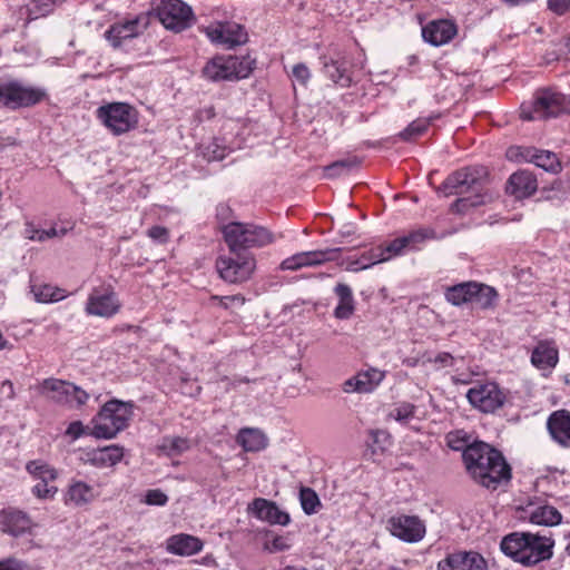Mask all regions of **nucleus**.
<instances>
[{
    "label": "nucleus",
    "instance_id": "69168bd1",
    "mask_svg": "<svg viewBox=\"0 0 570 570\" xmlns=\"http://www.w3.org/2000/svg\"><path fill=\"white\" fill-rule=\"evenodd\" d=\"M448 444L451 449L456 450V451L462 450V452L469 445V444H465L464 439H459L458 433H450L448 435Z\"/></svg>",
    "mask_w": 570,
    "mask_h": 570
},
{
    "label": "nucleus",
    "instance_id": "79ce46f5",
    "mask_svg": "<svg viewBox=\"0 0 570 570\" xmlns=\"http://www.w3.org/2000/svg\"><path fill=\"white\" fill-rule=\"evenodd\" d=\"M203 157L208 161H218L226 157L227 148L220 139H213L208 144L200 145Z\"/></svg>",
    "mask_w": 570,
    "mask_h": 570
},
{
    "label": "nucleus",
    "instance_id": "f03ea898",
    "mask_svg": "<svg viewBox=\"0 0 570 570\" xmlns=\"http://www.w3.org/2000/svg\"><path fill=\"white\" fill-rule=\"evenodd\" d=\"M553 540L531 532H514L501 541V550L524 566L537 564L552 557Z\"/></svg>",
    "mask_w": 570,
    "mask_h": 570
},
{
    "label": "nucleus",
    "instance_id": "37998d69",
    "mask_svg": "<svg viewBox=\"0 0 570 570\" xmlns=\"http://www.w3.org/2000/svg\"><path fill=\"white\" fill-rule=\"evenodd\" d=\"M70 387L71 389H67L68 394L66 395V400L60 404L79 409L88 402L90 395L88 392L73 383H70Z\"/></svg>",
    "mask_w": 570,
    "mask_h": 570
},
{
    "label": "nucleus",
    "instance_id": "13d9d810",
    "mask_svg": "<svg viewBox=\"0 0 570 570\" xmlns=\"http://www.w3.org/2000/svg\"><path fill=\"white\" fill-rule=\"evenodd\" d=\"M547 7L558 16L570 12V0H548Z\"/></svg>",
    "mask_w": 570,
    "mask_h": 570
},
{
    "label": "nucleus",
    "instance_id": "9d476101",
    "mask_svg": "<svg viewBox=\"0 0 570 570\" xmlns=\"http://www.w3.org/2000/svg\"><path fill=\"white\" fill-rule=\"evenodd\" d=\"M256 268L255 257L247 252L229 250L216 259V269L222 279L238 284L249 279Z\"/></svg>",
    "mask_w": 570,
    "mask_h": 570
},
{
    "label": "nucleus",
    "instance_id": "412c9836",
    "mask_svg": "<svg viewBox=\"0 0 570 570\" xmlns=\"http://www.w3.org/2000/svg\"><path fill=\"white\" fill-rule=\"evenodd\" d=\"M36 523L30 515L22 510L7 508L0 511V531L18 538L31 534Z\"/></svg>",
    "mask_w": 570,
    "mask_h": 570
},
{
    "label": "nucleus",
    "instance_id": "338daca9",
    "mask_svg": "<svg viewBox=\"0 0 570 570\" xmlns=\"http://www.w3.org/2000/svg\"><path fill=\"white\" fill-rule=\"evenodd\" d=\"M26 566L17 559H6L0 561V570H24Z\"/></svg>",
    "mask_w": 570,
    "mask_h": 570
},
{
    "label": "nucleus",
    "instance_id": "052dcab7",
    "mask_svg": "<svg viewBox=\"0 0 570 570\" xmlns=\"http://www.w3.org/2000/svg\"><path fill=\"white\" fill-rule=\"evenodd\" d=\"M86 433V429L80 421L71 422L66 431V434L71 436L72 440H77Z\"/></svg>",
    "mask_w": 570,
    "mask_h": 570
},
{
    "label": "nucleus",
    "instance_id": "aec40b11",
    "mask_svg": "<svg viewBox=\"0 0 570 570\" xmlns=\"http://www.w3.org/2000/svg\"><path fill=\"white\" fill-rule=\"evenodd\" d=\"M386 372L376 367L360 371L342 384L344 393L368 394L373 393L384 381Z\"/></svg>",
    "mask_w": 570,
    "mask_h": 570
},
{
    "label": "nucleus",
    "instance_id": "393cba45",
    "mask_svg": "<svg viewBox=\"0 0 570 570\" xmlns=\"http://www.w3.org/2000/svg\"><path fill=\"white\" fill-rule=\"evenodd\" d=\"M551 438L563 446L570 445V412L559 410L550 414L547 422Z\"/></svg>",
    "mask_w": 570,
    "mask_h": 570
},
{
    "label": "nucleus",
    "instance_id": "f8f14e48",
    "mask_svg": "<svg viewBox=\"0 0 570 570\" xmlns=\"http://www.w3.org/2000/svg\"><path fill=\"white\" fill-rule=\"evenodd\" d=\"M154 10L161 24L174 32L191 27L195 21L191 7L181 0H161Z\"/></svg>",
    "mask_w": 570,
    "mask_h": 570
},
{
    "label": "nucleus",
    "instance_id": "f3484780",
    "mask_svg": "<svg viewBox=\"0 0 570 570\" xmlns=\"http://www.w3.org/2000/svg\"><path fill=\"white\" fill-rule=\"evenodd\" d=\"M340 248H326L296 253L281 263L282 271H297L304 267L322 265L338 258Z\"/></svg>",
    "mask_w": 570,
    "mask_h": 570
},
{
    "label": "nucleus",
    "instance_id": "72a5a7b5",
    "mask_svg": "<svg viewBox=\"0 0 570 570\" xmlns=\"http://www.w3.org/2000/svg\"><path fill=\"white\" fill-rule=\"evenodd\" d=\"M338 303L334 309V316L338 320H348L355 311V302L348 285L340 283L334 288Z\"/></svg>",
    "mask_w": 570,
    "mask_h": 570
},
{
    "label": "nucleus",
    "instance_id": "bf43d9fd",
    "mask_svg": "<svg viewBox=\"0 0 570 570\" xmlns=\"http://www.w3.org/2000/svg\"><path fill=\"white\" fill-rule=\"evenodd\" d=\"M148 237H150L154 242L159 244H164L168 240L169 233L168 229L163 226H153L148 229Z\"/></svg>",
    "mask_w": 570,
    "mask_h": 570
},
{
    "label": "nucleus",
    "instance_id": "4c0bfd02",
    "mask_svg": "<svg viewBox=\"0 0 570 570\" xmlns=\"http://www.w3.org/2000/svg\"><path fill=\"white\" fill-rule=\"evenodd\" d=\"M27 472L40 482H53L58 478V471L43 460H32L26 464Z\"/></svg>",
    "mask_w": 570,
    "mask_h": 570
},
{
    "label": "nucleus",
    "instance_id": "8fccbe9b",
    "mask_svg": "<svg viewBox=\"0 0 570 570\" xmlns=\"http://www.w3.org/2000/svg\"><path fill=\"white\" fill-rule=\"evenodd\" d=\"M383 250L387 261L393 257L402 255L405 250H409L404 235L396 237L390 244L383 246Z\"/></svg>",
    "mask_w": 570,
    "mask_h": 570
},
{
    "label": "nucleus",
    "instance_id": "e2e57ef3",
    "mask_svg": "<svg viewBox=\"0 0 570 570\" xmlns=\"http://www.w3.org/2000/svg\"><path fill=\"white\" fill-rule=\"evenodd\" d=\"M230 216H232V209L228 205L219 204L216 207V217L220 222L222 227L227 224L226 222L230 218Z\"/></svg>",
    "mask_w": 570,
    "mask_h": 570
},
{
    "label": "nucleus",
    "instance_id": "f257e3e1",
    "mask_svg": "<svg viewBox=\"0 0 570 570\" xmlns=\"http://www.w3.org/2000/svg\"><path fill=\"white\" fill-rule=\"evenodd\" d=\"M462 458L470 478L483 488L495 490L511 479V468L503 454L485 442L469 444Z\"/></svg>",
    "mask_w": 570,
    "mask_h": 570
},
{
    "label": "nucleus",
    "instance_id": "de8ad7c7",
    "mask_svg": "<svg viewBox=\"0 0 570 570\" xmlns=\"http://www.w3.org/2000/svg\"><path fill=\"white\" fill-rule=\"evenodd\" d=\"M386 256L383 250V246L371 248L368 252L361 256V269L368 268L377 263L386 262Z\"/></svg>",
    "mask_w": 570,
    "mask_h": 570
},
{
    "label": "nucleus",
    "instance_id": "0e129e2a",
    "mask_svg": "<svg viewBox=\"0 0 570 570\" xmlns=\"http://www.w3.org/2000/svg\"><path fill=\"white\" fill-rule=\"evenodd\" d=\"M14 395L13 383L9 380H4L0 385V399L12 400Z\"/></svg>",
    "mask_w": 570,
    "mask_h": 570
},
{
    "label": "nucleus",
    "instance_id": "1a4fd4ad",
    "mask_svg": "<svg viewBox=\"0 0 570 570\" xmlns=\"http://www.w3.org/2000/svg\"><path fill=\"white\" fill-rule=\"evenodd\" d=\"M254 69V61L248 58L234 56H217L209 60L204 69V76L213 81L244 79Z\"/></svg>",
    "mask_w": 570,
    "mask_h": 570
},
{
    "label": "nucleus",
    "instance_id": "864d4df0",
    "mask_svg": "<svg viewBox=\"0 0 570 570\" xmlns=\"http://www.w3.org/2000/svg\"><path fill=\"white\" fill-rule=\"evenodd\" d=\"M24 236L26 238L33 242L42 243L48 240V234L46 233V228H39L31 222H28L24 225Z\"/></svg>",
    "mask_w": 570,
    "mask_h": 570
},
{
    "label": "nucleus",
    "instance_id": "4d7b16f0",
    "mask_svg": "<svg viewBox=\"0 0 570 570\" xmlns=\"http://www.w3.org/2000/svg\"><path fill=\"white\" fill-rule=\"evenodd\" d=\"M167 501L168 497L158 489L147 491L145 497V502L149 505H165Z\"/></svg>",
    "mask_w": 570,
    "mask_h": 570
},
{
    "label": "nucleus",
    "instance_id": "49530a36",
    "mask_svg": "<svg viewBox=\"0 0 570 570\" xmlns=\"http://www.w3.org/2000/svg\"><path fill=\"white\" fill-rule=\"evenodd\" d=\"M433 118H417L413 120L403 131L400 137L403 140H412L421 136L430 126Z\"/></svg>",
    "mask_w": 570,
    "mask_h": 570
},
{
    "label": "nucleus",
    "instance_id": "c85d7f7f",
    "mask_svg": "<svg viewBox=\"0 0 570 570\" xmlns=\"http://www.w3.org/2000/svg\"><path fill=\"white\" fill-rule=\"evenodd\" d=\"M35 389L41 396L60 404L66 400V395L68 394V390L66 389L71 387L70 382L50 377L41 381Z\"/></svg>",
    "mask_w": 570,
    "mask_h": 570
},
{
    "label": "nucleus",
    "instance_id": "a18cd8bd",
    "mask_svg": "<svg viewBox=\"0 0 570 570\" xmlns=\"http://www.w3.org/2000/svg\"><path fill=\"white\" fill-rule=\"evenodd\" d=\"M370 436V446L373 454H382L391 446V436L384 430H372Z\"/></svg>",
    "mask_w": 570,
    "mask_h": 570
},
{
    "label": "nucleus",
    "instance_id": "5701e85b",
    "mask_svg": "<svg viewBox=\"0 0 570 570\" xmlns=\"http://www.w3.org/2000/svg\"><path fill=\"white\" fill-rule=\"evenodd\" d=\"M456 33V24L446 19L431 21L422 28L423 39L435 47L450 42Z\"/></svg>",
    "mask_w": 570,
    "mask_h": 570
},
{
    "label": "nucleus",
    "instance_id": "39448f33",
    "mask_svg": "<svg viewBox=\"0 0 570 570\" xmlns=\"http://www.w3.org/2000/svg\"><path fill=\"white\" fill-rule=\"evenodd\" d=\"M222 233L232 252H240V249L250 247H262L275 240L274 235L265 227L239 222H230L224 225Z\"/></svg>",
    "mask_w": 570,
    "mask_h": 570
},
{
    "label": "nucleus",
    "instance_id": "7c9ffc66",
    "mask_svg": "<svg viewBox=\"0 0 570 570\" xmlns=\"http://www.w3.org/2000/svg\"><path fill=\"white\" fill-rule=\"evenodd\" d=\"M522 157L524 160L533 163L546 171L558 173L561 169V164L557 155L549 150L528 148L522 153Z\"/></svg>",
    "mask_w": 570,
    "mask_h": 570
},
{
    "label": "nucleus",
    "instance_id": "f704fd0d",
    "mask_svg": "<svg viewBox=\"0 0 570 570\" xmlns=\"http://www.w3.org/2000/svg\"><path fill=\"white\" fill-rule=\"evenodd\" d=\"M190 446L191 442L187 438L164 436L157 445V452L159 455L175 458L187 452L190 449Z\"/></svg>",
    "mask_w": 570,
    "mask_h": 570
},
{
    "label": "nucleus",
    "instance_id": "c9c22d12",
    "mask_svg": "<svg viewBox=\"0 0 570 570\" xmlns=\"http://www.w3.org/2000/svg\"><path fill=\"white\" fill-rule=\"evenodd\" d=\"M474 288H476V282L460 283L448 287L444 296L450 304L461 306L466 303H472Z\"/></svg>",
    "mask_w": 570,
    "mask_h": 570
},
{
    "label": "nucleus",
    "instance_id": "e433bc0d",
    "mask_svg": "<svg viewBox=\"0 0 570 570\" xmlns=\"http://www.w3.org/2000/svg\"><path fill=\"white\" fill-rule=\"evenodd\" d=\"M31 293L38 303H55L67 297L65 289L49 285V284H33L31 285Z\"/></svg>",
    "mask_w": 570,
    "mask_h": 570
},
{
    "label": "nucleus",
    "instance_id": "ddd939ff",
    "mask_svg": "<svg viewBox=\"0 0 570 570\" xmlns=\"http://www.w3.org/2000/svg\"><path fill=\"white\" fill-rule=\"evenodd\" d=\"M385 528L392 537L405 543H417L426 534L425 522L414 514L395 513L386 520Z\"/></svg>",
    "mask_w": 570,
    "mask_h": 570
},
{
    "label": "nucleus",
    "instance_id": "680f3d73",
    "mask_svg": "<svg viewBox=\"0 0 570 570\" xmlns=\"http://www.w3.org/2000/svg\"><path fill=\"white\" fill-rule=\"evenodd\" d=\"M289 548V544L287 543V539L282 537V535H277L269 543H268V549L273 552H276V551H285Z\"/></svg>",
    "mask_w": 570,
    "mask_h": 570
},
{
    "label": "nucleus",
    "instance_id": "ea45409f",
    "mask_svg": "<svg viewBox=\"0 0 570 570\" xmlns=\"http://www.w3.org/2000/svg\"><path fill=\"white\" fill-rule=\"evenodd\" d=\"M360 164L361 160L355 156L334 161L324 168V176L327 178L338 177L357 168Z\"/></svg>",
    "mask_w": 570,
    "mask_h": 570
},
{
    "label": "nucleus",
    "instance_id": "473e14b6",
    "mask_svg": "<svg viewBox=\"0 0 570 570\" xmlns=\"http://www.w3.org/2000/svg\"><path fill=\"white\" fill-rule=\"evenodd\" d=\"M236 441L246 452H258L267 446V438L255 428L242 429L236 436Z\"/></svg>",
    "mask_w": 570,
    "mask_h": 570
},
{
    "label": "nucleus",
    "instance_id": "b1692460",
    "mask_svg": "<svg viewBox=\"0 0 570 570\" xmlns=\"http://www.w3.org/2000/svg\"><path fill=\"white\" fill-rule=\"evenodd\" d=\"M203 548L204 542L198 537L187 533L174 534L166 540L167 552L175 556L190 557L199 553Z\"/></svg>",
    "mask_w": 570,
    "mask_h": 570
},
{
    "label": "nucleus",
    "instance_id": "a211bd4d",
    "mask_svg": "<svg viewBox=\"0 0 570 570\" xmlns=\"http://www.w3.org/2000/svg\"><path fill=\"white\" fill-rule=\"evenodd\" d=\"M247 513L271 525L286 527L291 523L289 514L282 510L276 502L256 498L247 507Z\"/></svg>",
    "mask_w": 570,
    "mask_h": 570
},
{
    "label": "nucleus",
    "instance_id": "dca6fc26",
    "mask_svg": "<svg viewBox=\"0 0 570 570\" xmlns=\"http://www.w3.org/2000/svg\"><path fill=\"white\" fill-rule=\"evenodd\" d=\"M150 23L149 13H140L135 18L114 23L106 31V39L115 48L119 47L124 40L131 39L140 35Z\"/></svg>",
    "mask_w": 570,
    "mask_h": 570
},
{
    "label": "nucleus",
    "instance_id": "6e6552de",
    "mask_svg": "<svg viewBox=\"0 0 570 570\" xmlns=\"http://www.w3.org/2000/svg\"><path fill=\"white\" fill-rule=\"evenodd\" d=\"M47 98L45 88L27 85L20 80L0 82V107L9 109L27 108Z\"/></svg>",
    "mask_w": 570,
    "mask_h": 570
},
{
    "label": "nucleus",
    "instance_id": "a878e982",
    "mask_svg": "<svg viewBox=\"0 0 570 570\" xmlns=\"http://www.w3.org/2000/svg\"><path fill=\"white\" fill-rule=\"evenodd\" d=\"M537 178L527 170L512 174L508 180L507 190L518 199L527 198L535 193Z\"/></svg>",
    "mask_w": 570,
    "mask_h": 570
},
{
    "label": "nucleus",
    "instance_id": "2f4dec72",
    "mask_svg": "<svg viewBox=\"0 0 570 570\" xmlns=\"http://www.w3.org/2000/svg\"><path fill=\"white\" fill-rule=\"evenodd\" d=\"M95 499V490L91 485L82 481H73L68 487L65 495L67 505L81 507L88 504Z\"/></svg>",
    "mask_w": 570,
    "mask_h": 570
},
{
    "label": "nucleus",
    "instance_id": "cd10ccee",
    "mask_svg": "<svg viewBox=\"0 0 570 570\" xmlns=\"http://www.w3.org/2000/svg\"><path fill=\"white\" fill-rule=\"evenodd\" d=\"M528 519L537 525L554 527L561 523L562 514L556 507L540 503L528 509Z\"/></svg>",
    "mask_w": 570,
    "mask_h": 570
},
{
    "label": "nucleus",
    "instance_id": "09e8293b",
    "mask_svg": "<svg viewBox=\"0 0 570 570\" xmlns=\"http://www.w3.org/2000/svg\"><path fill=\"white\" fill-rule=\"evenodd\" d=\"M415 406L411 403H401L395 406L391 412V417L395 421L405 424L414 417Z\"/></svg>",
    "mask_w": 570,
    "mask_h": 570
},
{
    "label": "nucleus",
    "instance_id": "0eeeda50",
    "mask_svg": "<svg viewBox=\"0 0 570 570\" xmlns=\"http://www.w3.org/2000/svg\"><path fill=\"white\" fill-rule=\"evenodd\" d=\"M570 112V98L563 94L543 89L539 90L530 106L522 105L521 118L523 120L547 119Z\"/></svg>",
    "mask_w": 570,
    "mask_h": 570
},
{
    "label": "nucleus",
    "instance_id": "6ab92c4d",
    "mask_svg": "<svg viewBox=\"0 0 570 570\" xmlns=\"http://www.w3.org/2000/svg\"><path fill=\"white\" fill-rule=\"evenodd\" d=\"M212 42L233 48L247 41V32L236 22H218L205 30Z\"/></svg>",
    "mask_w": 570,
    "mask_h": 570
},
{
    "label": "nucleus",
    "instance_id": "a19ab883",
    "mask_svg": "<svg viewBox=\"0 0 570 570\" xmlns=\"http://www.w3.org/2000/svg\"><path fill=\"white\" fill-rule=\"evenodd\" d=\"M404 238L406 239L407 249L416 250L426 240L435 238V232L428 227L417 228L404 235Z\"/></svg>",
    "mask_w": 570,
    "mask_h": 570
},
{
    "label": "nucleus",
    "instance_id": "6e6d98bb",
    "mask_svg": "<svg viewBox=\"0 0 570 570\" xmlns=\"http://www.w3.org/2000/svg\"><path fill=\"white\" fill-rule=\"evenodd\" d=\"M73 228V224L71 223H62L59 225L58 223H53L49 228L46 229L48 234V239L51 238H62Z\"/></svg>",
    "mask_w": 570,
    "mask_h": 570
},
{
    "label": "nucleus",
    "instance_id": "4468645a",
    "mask_svg": "<svg viewBox=\"0 0 570 570\" xmlns=\"http://www.w3.org/2000/svg\"><path fill=\"white\" fill-rule=\"evenodd\" d=\"M466 399L479 411L493 413L504 405L507 394L495 382H485L469 389Z\"/></svg>",
    "mask_w": 570,
    "mask_h": 570
},
{
    "label": "nucleus",
    "instance_id": "c756f323",
    "mask_svg": "<svg viewBox=\"0 0 570 570\" xmlns=\"http://www.w3.org/2000/svg\"><path fill=\"white\" fill-rule=\"evenodd\" d=\"M124 456L122 449L109 445L95 449L87 453V461L97 468H109L117 464Z\"/></svg>",
    "mask_w": 570,
    "mask_h": 570
},
{
    "label": "nucleus",
    "instance_id": "5fc2aeb1",
    "mask_svg": "<svg viewBox=\"0 0 570 570\" xmlns=\"http://www.w3.org/2000/svg\"><path fill=\"white\" fill-rule=\"evenodd\" d=\"M292 78L297 83L302 86H307L311 79V71L305 63H296L292 69Z\"/></svg>",
    "mask_w": 570,
    "mask_h": 570
},
{
    "label": "nucleus",
    "instance_id": "c03bdc74",
    "mask_svg": "<svg viewBox=\"0 0 570 570\" xmlns=\"http://www.w3.org/2000/svg\"><path fill=\"white\" fill-rule=\"evenodd\" d=\"M299 501H301L302 509L306 514L316 513L321 505L318 495L311 488H302L301 489Z\"/></svg>",
    "mask_w": 570,
    "mask_h": 570
},
{
    "label": "nucleus",
    "instance_id": "423d86ee",
    "mask_svg": "<svg viewBox=\"0 0 570 570\" xmlns=\"http://www.w3.org/2000/svg\"><path fill=\"white\" fill-rule=\"evenodd\" d=\"M98 120L115 136L127 134L137 128L138 110L127 102H108L96 110Z\"/></svg>",
    "mask_w": 570,
    "mask_h": 570
},
{
    "label": "nucleus",
    "instance_id": "7ed1b4c3",
    "mask_svg": "<svg viewBox=\"0 0 570 570\" xmlns=\"http://www.w3.org/2000/svg\"><path fill=\"white\" fill-rule=\"evenodd\" d=\"M487 171L483 167H466L450 175L443 183V189L449 194H464L473 191L474 195L458 199L452 205V210L459 214L465 213L471 207H478L487 202V195L482 193L483 180Z\"/></svg>",
    "mask_w": 570,
    "mask_h": 570
},
{
    "label": "nucleus",
    "instance_id": "20e7f679",
    "mask_svg": "<svg viewBox=\"0 0 570 570\" xmlns=\"http://www.w3.org/2000/svg\"><path fill=\"white\" fill-rule=\"evenodd\" d=\"M131 417L132 404L130 402L110 400L91 420L89 434L96 439H112L128 426Z\"/></svg>",
    "mask_w": 570,
    "mask_h": 570
},
{
    "label": "nucleus",
    "instance_id": "2eb2a0df",
    "mask_svg": "<svg viewBox=\"0 0 570 570\" xmlns=\"http://www.w3.org/2000/svg\"><path fill=\"white\" fill-rule=\"evenodd\" d=\"M322 72L333 83L347 88L352 83V73L347 68L346 53L338 47H330L328 50L320 57Z\"/></svg>",
    "mask_w": 570,
    "mask_h": 570
},
{
    "label": "nucleus",
    "instance_id": "774afa93",
    "mask_svg": "<svg viewBox=\"0 0 570 570\" xmlns=\"http://www.w3.org/2000/svg\"><path fill=\"white\" fill-rule=\"evenodd\" d=\"M220 303L226 308L234 305L242 306L245 303V297L242 295L224 296L220 298Z\"/></svg>",
    "mask_w": 570,
    "mask_h": 570
},
{
    "label": "nucleus",
    "instance_id": "58836bf2",
    "mask_svg": "<svg viewBox=\"0 0 570 570\" xmlns=\"http://www.w3.org/2000/svg\"><path fill=\"white\" fill-rule=\"evenodd\" d=\"M474 289L472 303L478 307L487 309L495 304L498 293L493 287L476 283V288Z\"/></svg>",
    "mask_w": 570,
    "mask_h": 570
},
{
    "label": "nucleus",
    "instance_id": "4be33fe9",
    "mask_svg": "<svg viewBox=\"0 0 570 570\" xmlns=\"http://www.w3.org/2000/svg\"><path fill=\"white\" fill-rule=\"evenodd\" d=\"M438 570H488V564L478 552L460 551L439 561Z\"/></svg>",
    "mask_w": 570,
    "mask_h": 570
},
{
    "label": "nucleus",
    "instance_id": "bb28decb",
    "mask_svg": "<svg viewBox=\"0 0 570 570\" xmlns=\"http://www.w3.org/2000/svg\"><path fill=\"white\" fill-rule=\"evenodd\" d=\"M559 360V353L552 341H542L532 351L531 362L541 371H551L556 367Z\"/></svg>",
    "mask_w": 570,
    "mask_h": 570
},
{
    "label": "nucleus",
    "instance_id": "3c124183",
    "mask_svg": "<svg viewBox=\"0 0 570 570\" xmlns=\"http://www.w3.org/2000/svg\"><path fill=\"white\" fill-rule=\"evenodd\" d=\"M53 0H32L28 10L32 16V19H37L50 13L53 9Z\"/></svg>",
    "mask_w": 570,
    "mask_h": 570
},
{
    "label": "nucleus",
    "instance_id": "603ef678",
    "mask_svg": "<svg viewBox=\"0 0 570 570\" xmlns=\"http://www.w3.org/2000/svg\"><path fill=\"white\" fill-rule=\"evenodd\" d=\"M51 482H38L32 487L31 492L38 499H52L57 492L58 488L56 485L50 484Z\"/></svg>",
    "mask_w": 570,
    "mask_h": 570
},
{
    "label": "nucleus",
    "instance_id": "9b49d317",
    "mask_svg": "<svg viewBox=\"0 0 570 570\" xmlns=\"http://www.w3.org/2000/svg\"><path fill=\"white\" fill-rule=\"evenodd\" d=\"M121 302L110 284L92 287L85 303L88 316L111 318L121 309Z\"/></svg>",
    "mask_w": 570,
    "mask_h": 570
}]
</instances>
